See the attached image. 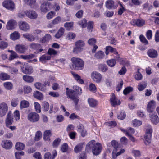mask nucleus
Wrapping results in <instances>:
<instances>
[{"instance_id": "nucleus-39", "label": "nucleus", "mask_w": 159, "mask_h": 159, "mask_svg": "<svg viewBox=\"0 0 159 159\" xmlns=\"http://www.w3.org/2000/svg\"><path fill=\"white\" fill-rule=\"evenodd\" d=\"M25 148V145L21 142H17L15 145V148L17 150H22Z\"/></svg>"}, {"instance_id": "nucleus-29", "label": "nucleus", "mask_w": 159, "mask_h": 159, "mask_svg": "<svg viewBox=\"0 0 159 159\" xmlns=\"http://www.w3.org/2000/svg\"><path fill=\"white\" fill-rule=\"evenodd\" d=\"M10 78V75L7 73L2 72L0 74V80L2 81L8 80Z\"/></svg>"}, {"instance_id": "nucleus-19", "label": "nucleus", "mask_w": 159, "mask_h": 159, "mask_svg": "<svg viewBox=\"0 0 159 159\" xmlns=\"http://www.w3.org/2000/svg\"><path fill=\"white\" fill-rule=\"evenodd\" d=\"M34 85L36 89L38 90L44 92H46L47 91V89L45 87V85L41 83L36 82L34 83Z\"/></svg>"}, {"instance_id": "nucleus-64", "label": "nucleus", "mask_w": 159, "mask_h": 159, "mask_svg": "<svg viewBox=\"0 0 159 159\" xmlns=\"http://www.w3.org/2000/svg\"><path fill=\"white\" fill-rule=\"evenodd\" d=\"M8 46L7 43L4 41H1L0 42V49H4L6 48Z\"/></svg>"}, {"instance_id": "nucleus-47", "label": "nucleus", "mask_w": 159, "mask_h": 159, "mask_svg": "<svg viewBox=\"0 0 159 159\" xmlns=\"http://www.w3.org/2000/svg\"><path fill=\"white\" fill-rule=\"evenodd\" d=\"M77 24L80 25L82 28H84L87 25V21L86 19H84L79 21Z\"/></svg>"}, {"instance_id": "nucleus-49", "label": "nucleus", "mask_w": 159, "mask_h": 159, "mask_svg": "<svg viewBox=\"0 0 159 159\" xmlns=\"http://www.w3.org/2000/svg\"><path fill=\"white\" fill-rule=\"evenodd\" d=\"M98 69L99 71L102 72H105L108 70L107 66L105 65L100 64L98 66Z\"/></svg>"}, {"instance_id": "nucleus-56", "label": "nucleus", "mask_w": 159, "mask_h": 159, "mask_svg": "<svg viewBox=\"0 0 159 159\" xmlns=\"http://www.w3.org/2000/svg\"><path fill=\"white\" fill-rule=\"evenodd\" d=\"M107 65L111 67H114L116 63V60L114 59H111L108 60L107 61Z\"/></svg>"}, {"instance_id": "nucleus-22", "label": "nucleus", "mask_w": 159, "mask_h": 159, "mask_svg": "<svg viewBox=\"0 0 159 159\" xmlns=\"http://www.w3.org/2000/svg\"><path fill=\"white\" fill-rule=\"evenodd\" d=\"M105 5L106 7L108 9L116 8V7L115 6L114 2L112 0H108L105 3Z\"/></svg>"}, {"instance_id": "nucleus-11", "label": "nucleus", "mask_w": 159, "mask_h": 159, "mask_svg": "<svg viewBox=\"0 0 159 159\" xmlns=\"http://www.w3.org/2000/svg\"><path fill=\"white\" fill-rule=\"evenodd\" d=\"M18 26L19 29L25 32L28 31L30 29L29 24L26 22L24 21H20L18 22Z\"/></svg>"}, {"instance_id": "nucleus-2", "label": "nucleus", "mask_w": 159, "mask_h": 159, "mask_svg": "<svg viewBox=\"0 0 159 159\" xmlns=\"http://www.w3.org/2000/svg\"><path fill=\"white\" fill-rule=\"evenodd\" d=\"M71 61L72 63V66L76 70H82L84 66V62L81 59L73 57L71 58Z\"/></svg>"}, {"instance_id": "nucleus-8", "label": "nucleus", "mask_w": 159, "mask_h": 159, "mask_svg": "<svg viewBox=\"0 0 159 159\" xmlns=\"http://www.w3.org/2000/svg\"><path fill=\"white\" fill-rule=\"evenodd\" d=\"M17 26V23L16 21L13 19H11L7 22L6 28L8 30H15Z\"/></svg>"}, {"instance_id": "nucleus-20", "label": "nucleus", "mask_w": 159, "mask_h": 159, "mask_svg": "<svg viewBox=\"0 0 159 159\" xmlns=\"http://www.w3.org/2000/svg\"><path fill=\"white\" fill-rule=\"evenodd\" d=\"M20 33L17 31H15L10 35V38L12 40L15 41L19 39L20 37Z\"/></svg>"}, {"instance_id": "nucleus-6", "label": "nucleus", "mask_w": 159, "mask_h": 159, "mask_svg": "<svg viewBox=\"0 0 159 159\" xmlns=\"http://www.w3.org/2000/svg\"><path fill=\"white\" fill-rule=\"evenodd\" d=\"M2 6L7 9L10 11H13L15 9V5L11 0H6L3 2Z\"/></svg>"}, {"instance_id": "nucleus-37", "label": "nucleus", "mask_w": 159, "mask_h": 159, "mask_svg": "<svg viewBox=\"0 0 159 159\" xmlns=\"http://www.w3.org/2000/svg\"><path fill=\"white\" fill-rule=\"evenodd\" d=\"M3 86L7 90H11L13 88V84L10 82H6L3 84Z\"/></svg>"}, {"instance_id": "nucleus-7", "label": "nucleus", "mask_w": 159, "mask_h": 159, "mask_svg": "<svg viewBox=\"0 0 159 159\" xmlns=\"http://www.w3.org/2000/svg\"><path fill=\"white\" fill-rule=\"evenodd\" d=\"M155 110H147L148 112L150 113L151 121L154 124L156 125L159 121V118L157 115V113Z\"/></svg>"}, {"instance_id": "nucleus-62", "label": "nucleus", "mask_w": 159, "mask_h": 159, "mask_svg": "<svg viewBox=\"0 0 159 159\" xmlns=\"http://www.w3.org/2000/svg\"><path fill=\"white\" fill-rule=\"evenodd\" d=\"M15 154L16 159H20L21 156H23L24 155V152L23 151L16 152Z\"/></svg>"}, {"instance_id": "nucleus-38", "label": "nucleus", "mask_w": 159, "mask_h": 159, "mask_svg": "<svg viewBox=\"0 0 159 159\" xmlns=\"http://www.w3.org/2000/svg\"><path fill=\"white\" fill-rule=\"evenodd\" d=\"M89 90L93 93H95L97 91V88L95 84L90 83L88 88Z\"/></svg>"}, {"instance_id": "nucleus-44", "label": "nucleus", "mask_w": 159, "mask_h": 159, "mask_svg": "<svg viewBox=\"0 0 159 159\" xmlns=\"http://www.w3.org/2000/svg\"><path fill=\"white\" fill-rule=\"evenodd\" d=\"M73 22H66L64 24V26L67 30H70L72 29L74 25Z\"/></svg>"}, {"instance_id": "nucleus-18", "label": "nucleus", "mask_w": 159, "mask_h": 159, "mask_svg": "<svg viewBox=\"0 0 159 159\" xmlns=\"http://www.w3.org/2000/svg\"><path fill=\"white\" fill-rule=\"evenodd\" d=\"M13 118L11 115V112L9 111L7 115L6 119L5 120L6 125L7 127L11 125L13 122Z\"/></svg>"}, {"instance_id": "nucleus-1", "label": "nucleus", "mask_w": 159, "mask_h": 159, "mask_svg": "<svg viewBox=\"0 0 159 159\" xmlns=\"http://www.w3.org/2000/svg\"><path fill=\"white\" fill-rule=\"evenodd\" d=\"M89 147L92 148V152L95 155H98L101 152L102 149V146L99 143H95V141L92 140L89 142L86 145V148Z\"/></svg>"}, {"instance_id": "nucleus-55", "label": "nucleus", "mask_w": 159, "mask_h": 159, "mask_svg": "<svg viewBox=\"0 0 159 159\" xmlns=\"http://www.w3.org/2000/svg\"><path fill=\"white\" fill-rule=\"evenodd\" d=\"M156 105L155 102L153 100H151L148 104L147 107L149 109H153L154 108Z\"/></svg>"}, {"instance_id": "nucleus-34", "label": "nucleus", "mask_w": 159, "mask_h": 159, "mask_svg": "<svg viewBox=\"0 0 159 159\" xmlns=\"http://www.w3.org/2000/svg\"><path fill=\"white\" fill-rule=\"evenodd\" d=\"M52 135V132L51 130H45L43 134V139L45 140H49V137Z\"/></svg>"}, {"instance_id": "nucleus-16", "label": "nucleus", "mask_w": 159, "mask_h": 159, "mask_svg": "<svg viewBox=\"0 0 159 159\" xmlns=\"http://www.w3.org/2000/svg\"><path fill=\"white\" fill-rule=\"evenodd\" d=\"M147 54L148 57L151 58H156L158 56L157 51L152 48L148 49L147 51Z\"/></svg>"}, {"instance_id": "nucleus-24", "label": "nucleus", "mask_w": 159, "mask_h": 159, "mask_svg": "<svg viewBox=\"0 0 159 159\" xmlns=\"http://www.w3.org/2000/svg\"><path fill=\"white\" fill-rule=\"evenodd\" d=\"M61 18L59 16L57 17L52 20L51 23L49 24L48 27L50 28L52 27L53 25L58 24L61 21Z\"/></svg>"}, {"instance_id": "nucleus-3", "label": "nucleus", "mask_w": 159, "mask_h": 159, "mask_svg": "<svg viewBox=\"0 0 159 159\" xmlns=\"http://www.w3.org/2000/svg\"><path fill=\"white\" fill-rule=\"evenodd\" d=\"M85 46V43L83 40H78L76 41L75 43V46L73 48V53L75 54L80 53L83 50Z\"/></svg>"}, {"instance_id": "nucleus-59", "label": "nucleus", "mask_w": 159, "mask_h": 159, "mask_svg": "<svg viewBox=\"0 0 159 159\" xmlns=\"http://www.w3.org/2000/svg\"><path fill=\"white\" fill-rule=\"evenodd\" d=\"M42 134L40 131H38L35 134V140L36 141H38L40 140V139L42 137Z\"/></svg>"}, {"instance_id": "nucleus-57", "label": "nucleus", "mask_w": 159, "mask_h": 159, "mask_svg": "<svg viewBox=\"0 0 159 159\" xmlns=\"http://www.w3.org/2000/svg\"><path fill=\"white\" fill-rule=\"evenodd\" d=\"M133 125L135 126H140L142 124V122L136 119H135L132 121Z\"/></svg>"}, {"instance_id": "nucleus-30", "label": "nucleus", "mask_w": 159, "mask_h": 159, "mask_svg": "<svg viewBox=\"0 0 159 159\" xmlns=\"http://www.w3.org/2000/svg\"><path fill=\"white\" fill-rule=\"evenodd\" d=\"M147 83L144 81H142L138 84L137 89L139 91L143 90L147 87Z\"/></svg>"}, {"instance_id": "nucleus-4", "label": "nucleus", "mask_w": 159, "mask_h": 159, "mask_svg": "<svg viewBox=\"0 0 159 159\" xmlns=\"http://www.w3.org/2000/svg\"><path fill=\"white\" fill-rule=\"evenodd\" d=\"M90 77L93 81L97 83H100L102 81L103 78L102 75L97 71H92L91 73Z\"/></svg>"}, {"instance_id": "nucleus-26", "label": "nucleus", "mask_w": 159, "mask_h": 159, "mask_svg": "<svg viewBox=\"0 0 159 159\" xmlns=\"http://www.w3.org/2000/svg\"><path fill=\"white\" fill-rule=\"evenodd\" d=\"M23 37L29 41L33 42L35 40V37L32 34L29 33H25L22 35Z\"/></svg>"}, {"instance_id": "nucleus-36", "label": "nucleus", "mask_w": 159, "mask_h": 159, "mask_svg": "<svg viewBox=\"0 0 159 159\" xmlns=\"http://www.w3.org/2000/svg\"><path fill=\"white\" fill-rule=\"evenodd\" d=\"M75 37V34L73 32H69L66 35V39L69 40L74 39Z\"/></svg>"}, {"instance_id": "nucleus-51", "label": "nucleus", "mask_w": 159, "mask_h": 159, "mask_svg": "<svg viewBox=\"0 0 159 159\" xmlns=\"http://www.w3.org/2000/svg\"><path fill=\"white\" fill-rule=\"evenodd\" d=\"M111 144L114 148L113 150L114 151V152H117V149L119 148L118 143L116 141L113 140L111 142Z\"/></svg>"}, {"instance_id": "nucleus-54", "label": "nucleus", "mask_w": 159, "mask_h": 159, "mask_svg": "<svg viewBox=\"0 0 159 159\" xmlns=\"http://www.w3.org/2000/svg\"><path fill=\"white\" fill-rule=\"evenodd\" d=\"M31 88L28 86H25L23 88V92L25 94H28L32 91Z\"/></svg>"}, {"instance_id": "nucleus-48", "label": "nucleus", "mask_w": 159, "mask_h": 159, "mask_svg": "<svg viewBox=\"0 0 159 159\" xmlns=\"http://www.w3.org/2000/svg\"><path fill=\"white\" fill-rule=\"evenodd\" d=\"M56 15L55 12L53 11L49 12L46 15V17L47 19L50 20L52 19Z\"/></svg>"}, {"instance_id": "nucleus-21", "label": "nucleus", "mask_w": 159, "mask_h": 159, "mask_svg": "<svg viewBox=\"0 0 159 159\" xmlns=\"http://www.w3.org/2000/svg\"><path fill=\"white\" fill-rule=\"evenodd\" d=\"M2 147L7 149L11 148L12 147V142L9 140L3 141L2 143Z\"/></svg>"}, {"instance_id": "nucleus-5", "label": "nucleus", "mask_w": 159, "mask_h": 159, "mask_svg": "<svg viewBox=\"0 0 159 159\" xmlns=\"http://www.w3.org/2000/svg\"><path fill=\"white\" fill-rule=\"evenodd\" d=\"M52 7V5L50 2H45L42 3L40 7V10L42 13L45 14Z\"/></svg>"}, {"instance_id": "nucleus-50", "label": "nucleus", "mask_w": 159, "mask_h": 159, "mask_svg": "<svg viewBox=\"0 0 159 159\" xmlns=\"http://www.w3.org/2000/svg\"><path fill=\"white\" fill-rule=\"evenodd\" d=\"M118 3L121 7L119 9L118 14L119 15H121L125 11V9L120 2H118Z\"/></svg>"}, {"instance_id": "nucleus-33", "label": "nucleus", "mask_w": 159, "mask_h": 159, "mask_svg": "<svg viewBox=\"0 0 159 159\" xmlns=\"http://www.w3.org/2000/svg\"><path fill=\"white\" fill-rule=\"evenodd\" d=\"M29 106V102L25 100L21 101L20 103V107L21 109L27 108Z\"/></svg>"}, {"instance_id": "nucleus-46", "label": "nucleus", "mask_w": 159, "mask_h": 159, "mask_svg": "<svg viewBox=\"0 0 159 159\" xmlns=\"http://www.w3.org/2000/svg\"><path fill=\"white\" fill-rule=\"evenodd\" d=\"M73 89H74L73 91L76 93L80 94L82 93V89L79 86L77 85L74 86H73Z\"/></svg>"}, {"instance_id": "nucleus-35", "label": "nucleus", "mask_w": 159, "mask_h": 159, "mask_svg": "<svg viewBox=\"0 0 159 159\" xmlns=\"http://www.w3.org/2000/svg\"><path fill=\"white\" fill-rule=\"evenodd\" d=\"M23 80L25 82L31 83L34 81V79L33 77L28 75H24L23 77Z\"/></svg>"}, {"instance_id": "nucleus-41", "label": "nucleus", "mask_w": 159, "mask_h": 159, "mask_svg": "<svg viewBox=\"0 0 159 159\" xmlns=\"http://www.w3.org/2000/svg\"><path fill=\"white\" fill-rule=\"evenodd\" d=\"M78 129L79 131L81 133V135L84 137V136L86 133V131L84 130V126L81 124L79 125L78 126Z\"/></svg>"}, {"instance_id": "nucleus-60", "label": "nucleus", "mask_w": 159, "mask_h": 159, "mask_svg": "<svg viewBox=\"0 0 159 159\" xmlns=\"http://www.w3.org/2000/svg\"><path fill=\"white\" fill-rule=\"evenodd\" d=\"M18 102L19 101L17 98H13L11 101V105L13 107H16L18 105Z\"/></svg>"}, {"instance_id": "nucleus-13", "label": "nucleus", "mask_w": 159, "mask_h": 159, "mask_svg": "<svg viewBox=\"0 0 159 159\" xmlns=\"http://www.w3.org/2000/svg\"><path fill=\"white\" fill-rule=\"evenodd\" d=\"M152 130L151 128L147 129L146 130V134L145 135V141L144 143L146 145H148L150 143V139L151 137Z\"/></svg>"}, {"instance_id": "nucleus-15", "label": "nucleus", "mask_w": 159, "mask_h": 159, "mask_svg": "<svg viewBox=\"0 0 159 159\" xmlns=\"http://www.w3.org/2000/svg\"><path fill=\"white\" fill-rule=\"evenodd\" d=\"M110 102L113 106H115L119 105L120 103V101L118 99L114 93H112L111 97Z\"/></svg>"}, {"instance_id": "nucleus-32", "label": "nucleus", "mask_w": 159, "mask_h": 159, "mask_svg": "<svg viewBox=\"0 0 159 159\" xmlns=\"http://www.w3.org/2000/svg\"><path fill=\"white\" fill-rule=\"evenodd\" d=\"M51 39V35L49 34H47L41 39L40 41L42 43H45L48 42Z\"/></svg>"}, {"instance_id": "nucleus-9", "label": "nucleus", "mask_w": 159, "mask_h": 159, "mask_svg": "<svg viewBox=\"0 0 159 159\" xmlns=\"http://www.w3.org/2000/svg\"><path fill=\"white\" fill-rule=\"evenodd\" d=\"M27 119L31 122H37L39 120V116L37 113L35 112H31L28 114Z\"/></svg>"}, {"instance_id": "nucleus-42", "label": "nucleus", "mask_w": 159, "mask_h": 159, "mask_svg": "<svg viewBox=\"0 0 159 159\" xmlns=\"http://www.w3.org/2000/svg\"><path fill=\"white\" fill-rule=\"evenodd\" d=\"M64 29L63 28H60L55 35L56 38L58 39L61 37L63 34Z\"/></svg>"}, {"instance_id": "nucleus-61", "label": "nucleus", "mask_w": 159, "mask_h": 159, "mask_svg": "<svg viewBox=\"0 0 159 159\" xmlns=\"http://www.w3.org/2000/svg\"><path fill=\"white\" fill-rule=\"evenodd\" d=\"M133 90L132 87L129 86L125 88L123 91V93L124 95H126L129 93Z\"/></svg>"}, {"instance_id": "nucleus-17", "label": "nucleus", "mask_w": 159, "mask_h": 159, "mask_svg": "<svg viewBox=\"0 0 159 159\" xmlns=\"http://www.w3.org/2000/svg\"><path fill=\"white\" fill-rule=\"evenodd\" d=\"M71 74L74 79L78 83L81 84H83L84 82L83 79H81V76L76 73L72 72Z\"/></svg>"}, {"instance_id": "nucleus-63", "label": "nucleus", "mask_w": 159, "mask_h": 159, "mask_svg": "<svg viewBox=\"0 0 159 159\" xmlns=\"http://www.w3.org/2000/svg\"><path fill=\"white\" fill-rule=\"evenodd\" d=\"M61 141L59 138H56L53 142L52 145L54 147H57Z\"/></svg>"}, {"instance_id": "nucleus-12", "label": "nucleus", "mask_w": 159, "mask_h": 159, "mask_svg": "<svg viewBox=\"0 0 159 159\" xmlns=\"http://www.w3.org/2000/svg\"><path fill=\"white\" fill-rule=\"evenodd\" d=\"M26 15L31 19H36L38 16L37 13L35 11L31 10L26 11Z\"/></svg>"}, {"instance_id": "nucleus-58", "label": "nucleus", "mask_w": 159, "mask_h": 159, "mask_svg": "<svg viewBox=\"0 0 159 159\" xmlns=\"http://www.w3.org/2000/svg\"><path fill=\"white\" fill-rule=\"evenodd\" d=\"M83 148V145L82 143H80L77 145L74 148V151L75 152L77 153L81 151Z\"/></svg>"}, {"instance_id": "nucleus-10", "label": "nucleus", "mask_w": 159, "mask_h": 159, "mask_svg": "<svg viewBox=\"0 0 159 159\" xmlns=\"http://www.w3.org/2000/svg\"><path fill=\"white\" fill-rule=\"evenodd\" d=\"M23 66H21L22 72L26 74H31L33 72V69L31 66L29 65L27 63H24Z\"/></svg>"}, {"instance_id": "nucleus-23", "label": "nucleus", "mask_w": 159, "mask_h": 159, "mask_svg": "<svg viewBox=\"0 0 159 159\" xmlns=\"http://www.w3.org/2000/svg\"><path fill=\"white\" fill-rule=\"evenodd\" d=\"M52 157L50 152L46 153L44 156V159H54L55 157L57 155V152L55 150H53L52 152Z\"/></svg>"}, {"instance_id": "nucleus-25", "label": "nucleus", "mask_w": 159, "mask_h": 159, "mask_svg": "<svg viewBox=\"0 0 159 159\" xmlns=\"http://www.w3.org/2000/svg\"><path fill=\"white\" fill-rule=\"evenodd\" d=\"M33 96L35 98L40 100H43L44 98L42 93L38 91H36L34 92Z\"/></svg>"}, {"instance_id": "nucleus-45", "label": "nucleus", "mask_w": 159, "mask_h": 159, "mask_svg": "<svg viewBox=\"0 0 159 159\" xmlns=\"http://www.w3.org/2000/svg\"><path fill=\"white\" fill-rule=\"evenodd\" d=\"M19 57L17 54L14 51L11 50V54L9 59L10 60H12L15 58H19Z\"/></svg>"}, {"instance_id": "nucleus-43", "label": "nucleus", "mask_w": 159, "mask_h": 159, "mask_svg": "<svg viewBox=\"0 0 159 159\" xmlns=\"http://www.w3.org/2000/svg\"><path fill=\"white\" fill-rule=\"evenodd\" d=\"M7 67L8 72L12 74H15L17 73L18 72V69L17 68L10 67Z\"/></svg>"}, {"instance_id": "nucleus-14", "label": "nucleus", "mask_w": 159, "mask_h": 159, "mask_svg": "<svg viewBox=\"0 0 159 159\" xmlns=\"http://www.w3.org/2000/svg\"><path fill=\"white\" fill-rule=\"evenodd\" d=\"M15 48L16 51L17 52L20 54L24 53L27 49L24 45L20 44L16 45Z\"/></svg>"}, {"instance_id": "nucleus-53", "label": "nucleus", "mask_w": 159, "mask_h": 159, "mask_svg": "<svg viewBox=\"0 0 159 159\" xmlns=\"http://www.w3.org/2000/svg\"><path fill=\"white\" fill-rule=\"evenodd\" d=\"M24 1L28 4L31 7L33 8L34 7L36 3L35 0H24Z\"/></svg>"}, {"instance_id": "nucleus-52", "label": "nucleus", "mask_w": 159, "mask_h": 159, "mask_svg": "<svg viewBox=\"0 0 159 159\" xmlns=\"http://www.w3.org/2000/svg\"><path fill=\"white\" fill-rule=\"evenodd\" d=\"M56 80L55 78L54 77H50L49 80L47 81H45L44 82V85H45V87L46 86H50L51 85V83L52 81H55Z\"/></svg>"}, {"instance_id": "nucleus-31", "label": "nucleus", "mask_w": 159, "mask_h": 159, "mask_svg": "<svg viewBox=\"0 0 159 159\" xmlns=\"http://www.w3.org/2000/svg\"><path fill=\"white\" fill-rule=\"evenodd\" d=\"M110 52H113L114 54H117V52L116 49L113 48L111 47L110 46H107L106 48L105 53L107 55Z\"/></svg>"}, {"instance_id": "nucleus-40", "label": "nucleus", "mask_w": 159, "mask_h": 159, "mask_svg": "<svg viewBox=\"0 0 159 159\" xmlns=\"http://www.w3.org/2000/svg\"><path fill=\"white\" fill-rule=\"evenodd\" d=\"M51 58V57L44 54L42 56L39 58V61L42 63L45 62L46 61L49 60Z\"/></svg>"}, {"instance_id": "nucleus-28", "label": "nucleus", "mask_w": 159, "mask_h": 159, "mask_svg": "<svg viewBox=\"0 0 159 159\" xmlns=\"http://www.w3.org/2000/svg\"><path fill=\"white\" fill-rule=\"evenodd\" d=\"M139 71L140 69H138L137 71L136 72L134 75V77L137 80H141L143 78V75Z\"/></svg>"}, {"instance_id": "nucleus-27", "label": "nucleus", "mask_w": 159, "mask_h": 159, "mask_svg": "<svg viewBox=\"0 0 159 159\" xmlns=\"http://www.w3.org/2000/svg\"><path fill=\"white\" fill-rule=\"evenodd\" d=\"M88 102L89 106L91 107H94L98 104V102L92 98H89L88 99Z\"/></svg>"}]
</instances>
